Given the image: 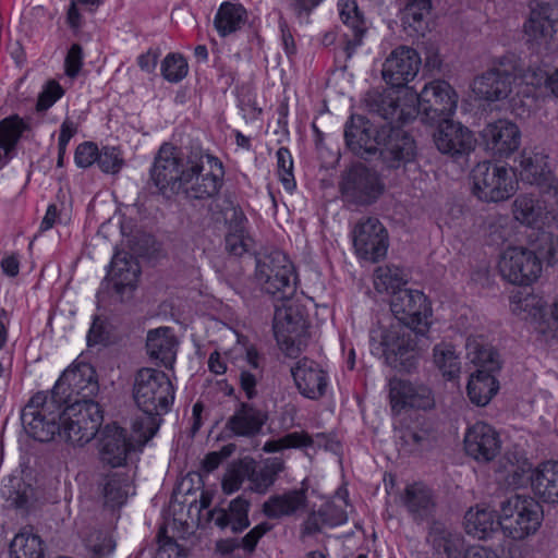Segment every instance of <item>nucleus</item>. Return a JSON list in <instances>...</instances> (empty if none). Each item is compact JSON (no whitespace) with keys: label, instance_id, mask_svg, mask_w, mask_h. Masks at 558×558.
Here are the masks:
<instances>
[{"label":"nucleus","instance_id":"4d7b16f0","mask_svg":"<svg viewBox=\"0 0 558 558\" xmlns=\"http://www.w3.org/2000/svg\"><path fill=\"white\" fill-rule=\"evenodd\" d=\"M537 256L541 259L546 260L550 266L558 263V236L551 233L543 232L537 238L536 243Z\"/></svg>","mask_w":558,"mask_h":558},{"label":"nucleus","instance_id":"4be33fe9","mask_svg":"<svg viewBox=\"0 0 558 558\" xmlns=\"http://www.w3.org/2000/svg\"><path fill=\"white\" fill-rule=\"evenodd\" d=\"M305 322L291 305L277 306L274 315V332L278 343L288 356H298L305 343L296 336L304 329Z\"/></svg>","mask_w":558,"mask_h":558},{"label":"nucleus","instance_id":"c85d7f7f","mask_svg":"<svg viewBox=\"0 0 558 558\" xmlns=\"http://www.w3.org/2000/svg\"><path fill=\"white\" fill-rule=\"evenodd\" d=\"M438 123V130L434 135L435 144L439 151L449 155L468 154L474 148L475 140L470 130L459 122L444 119Z\"/></svg>","mask_w":558,"mask_h":558},{"label":"nucleus","instance_id":"69168bd1","mask_svg":"<svg viewBox=\"0 0 558 558\" xmlns=\"http://www.w3.org/2000/svg\"><path fill=\"white\" fill-rule=\"evenodd\" d=\"M83 52L80 45L74 44L68 51L64 66L65 73L70 77H75L82 68Z\"/></svg>","mask_w":558,"mask_h":558},{"label":"nucleus","instance_id":"4468645a","mask_svg":"<svg viewBox=\"0 0 558 558\" xmlns=\"http://www.w3.org/2000/svg\"><path fill=\"white\" fill-rule=\"evenodd\" d=\"M527 41L537 49L548 50L558 44V2L533 8L523 24Z\"/></svg>","mask_w":558,"mask_h":558},{"label":"nucleus","instance_id":"20e7f679","mask_svg":"<svg viewBox=\"0 0 558 558\" xmlns=\"http://www.w3.org/2000/svg\"><path fill=\"white\" fill-rule=\"evenodd\" d=\"M133 398L142 412L163 415L173 403L174 387L165 372L144 367L135 375Z\"/></svg>","mask_w":558,"mask_h":558},{"label":"nucleus","instance_id":"2eb2a0df","mask_svg":"<svg viewBox=\"0 0 558 558\" xmlns=\"http://www.w3.org/2000/svg\"><path fill=\"white\" fill-rule=\"evenodd\" d=\"M356 255L365 260L378 262L388 250V233L383 223L373 217L361 219L352 230Z\"/></svg>","mask_w":558,"mask_h":558},{"label":"nucleus","instance_id":"9d476101","mask_svg":"<svg viewBox=\"0 0 558 558\" xmlns=\"http://www.w3.org/2000/svg\"><path fill=\"white\" fill-rule=\"evenodd\" d=\"M416 101V114L434 124L453 116L458 107V94L448 82L434 80L425 84Z\"/></svg>","mask_w":558,"mask_h":558},{"label":"nucleus","instance_id":"e433bc0d","mask_svg":"<svg viewBox=\"0 0 558 558\" xmlns=\"http://www.w3.org/2000/svg\"><path fill=\"white\" fill-rule=\"evenodd\" d=\"M340 17L348 28L343 36L345 38V51L348 56L351 57L363 41V37L367 31L366 23L354 1L345 2L342 5Z\"/></svg>","mask_w":558,"mask_h":558},{"label":"nucleus","instance_id":"052dcab7","mask_svg":"<svg viewBox=\"0 0 558 558\" xmlns=\"http://www.w3.org/2000/svg\"><path fill=\"white\" fill-rule=\"evenodd\" d=\"M248 501L242 497H238L230 502L229 513L232 519V530L234 532L242 531L243 529L248 526Z\"/></svg>","mask_w":558,"mask_h":558},{"label":"nucleus","instance_id":"1a4fd4ad","mask_svg":"<svg viewBox=\"0 0 558 558\" xmlns=\"http://www.w3.org/2000/svg\"><path fill=\"white\" fill-rule=\"evenodd\" d=\"M99 386L96 379L95 369L87 363H80L66 368L51 393L60 402H95L93 397L98 392Z\"/></svg>","mask_w":558,"mask_h":558},{"label":"nucleus","instance_id":"dca6fc26","mask_svg":"<svg viewBox=\"0 0 558 558\" xmlns=\"http://www.w3.org/2000/svg\"><path fill=\"white\" fill-rule=\"evenodd\" d=\"M384 191L378 174L363 165L349 169L341 183L343 197L357 205H368L376 201Z\"/></svg>","mask_w":558,"mask_h":558},{"label":"nucleus","instance_id":"e2e57ef3","mask_svg":"<svg viewBox=\"0 0 558 558\" xmlns=\"http://www.w3.org/2000/svg\"><path fill=\"white\" fill-rule=\"evenodd\" d=\"M322 515L323 521H325L328 526H337L347 522L348 515L345 510L341 505H336L335 502H327L322 506Z\"/></svg>","mask_w":558,"mask_h":558},{"label":"nucleus","instance_id":"c03bdc74","mask_svg":"<svg viewBox=\"0 0 558 558\" xmlns=\"http://www.w3.org/2000/svg\"><path fill=\"white\" fill-rule=\"evenodd\" d=\"M44 549L39 536L22 531L11 542L9 558H43Z\"/></svg>","mask_w":558,"mask_h":558},{"label":"nucleus","instance_id":"864d4df0","mask_svg":"<svg viewBox=\"0 0 558 558\" xmlns=\"http://www.w3.org/2000/svg\"><path fill=\"white\" fill-rule=\"evenodd\" d=\"M187 72V62L180 53H169L161 62V75L170 83L182 81Z\"/></svg>","mask_w":558,"mask_h":558},{"label":"nucleus","instance_id":"09e8293b","mask_svg":"<svg viewBox=\"0 0 558 558\" xmlns=\"http://www.w3.org/2000/svg\"><path fill=\"white\" fill-rule=\"evenodd\" d=\"M88 558H108L116 549V541L105 531H93L85 539Z\"/></svg>","mask_w":558,"mask_h":558},{"label":"nucleus","instance_id":"0e129e2a","mask_svg":"<svg viewBox=\"0 0 558 558\" xmlns=\"http://www.w3.org/2000/svg\"><path fill=\"white\" fill-rule=\"evenodd\" d=\"M63 95L62 87L54 81L47 84L46 89L39 95L37 110L44 111L50 108Z\"/></svg>","mask_w":558,"mask_h":558},{"label":"nucleus","instance_id":"680f3d73","mask_svg":"<svg viewBox=\"0 0 558 558\" xmlns=\"http://www.w3.org/2000/svg\"><path fill=\"white\" fill-rule=\"evenodd\" d=\"M99 149L97 145L93 142H84L81 143L76 149L74 155L75 165L78 168H88L98 159Z\"/></svg>","mask_w":558,"mask_h":558},{"label":"nucleus","instance_id":"13d9d810","mask_svg":"<svg viewBox=\"0 0 558 558\" xmlns=\"http://www.w3.org/2000/svg\"><path fill=\"white\" fill-rule=\"evenodd\" d=\"M402 437L408 445L413 446L417 450L430 449L437 440L435 432L427 427L408 429L403 433Z\"/></svg>","mask_w":558,"mask_h":558},{"label":"nucleus","instance_id":"2f4dec72","mask_svg":"<svg viewBox=\"0 0 558 558\" xmlns=\"http://www.w3.org/2000/svg\"><path fill=\"white\" fill-rule=\"evenodd\" d=\"M268 416L252 404L242 402L228 418L226 428L236 437H255L262 432Z\"/></svg>","mask_w":558,"mask_h":558},{"label":"nucleus","instance_id":"c756f323","mask_svg":"<svg viewBox=\"0 0 558 558\" xmlns=\"http://www.w3.org/2000/svg\"><path fill=\"white\" fill-rule=\"evenodd\" d=\"M291 374L304 397L318 399L325 395L328 384L327 374L316 362L304 357L291 368Z\"/></svg>","mask_w":558,"mask_h":558},{"label":"nucleus","instance_id":"39448f33","mask_svg":"<svg viewBox=\"0 0 558 558\" xmlns=\"http://www.w3.org/2000/svg\"><path fill=\"white\" fill-rule=\"evenodd\" d=\"M255 279L265 293L280 300L289 299L296 289L293 264L280 251L257 257Z\"/></svg>","mask_w":558,"mask_h":558},{"label":"nucleus","instance_id":"de8ad7c7","mask_svg":"<svg viewBox=\"0 0 558 558\" xmlns=\"http://www.w3.org/2000/svg\"><path fill=\"white\" fill-rule=\"evenodd\" d=\"M162 414L144 413L134 418L130 439L136 447L144 446L157 433Z\"/></svg>","mask_w":558,"mask_h":558},{"label":"nucleus","instance_id":"8fccbe9b","mask_svg":"<svg viewBox=\"0 0 558 558\" xmlns=\"http://www.w3.org/2000/svg\"><path fill=\"white\" fill-rule=\"evenodd\" d=\"M314 445V439L305 432L289 433L278 439L265 442V452H278L290 448H307Z\"/></svg>","mask_w":558,"mask_h":558},{"label":"nucleus","instance_id":"37998d69","mask_svg":"<svg viewBox=\"0 0 558 558\" xmlns=\"http://www.w3.org/2000/svg\"><path fill=\"white\" fill-rule=\"evenodd\" d=\"M284 470V461L275 457L266 459L262 466L254 469L250 476V487L258 494H265Z\"/></svg>","mask_w":558,"mask_h":558},{"label":"nucleus","instance_id":"f704fd0d","mask_svg":"<svg viewBox=\"0 0 558 558\" xmlns=\"http://www.w3.org/2000/svg\"><path fill=\"white\" fill-rule=\"evenodd\" d=\"M401 504L415 521L428 519L435 510L433 492L423 483L407 485L401 495Z\"/></svg>","mask_w":558,"mask_h":558},{"label":"nucleus","instance_id":"9b49d317","mask_svg":"<svg viewBox=\"0 0 558 558\" xmlns=\"http://www.w3.org/2000/svg\"><path fill=\"white\" fill-rule=\"evenodd\" d=\"M500 276L515 286H530L542 274V260L536 252L523 246H509L498 262Z\"/></svg>","mask_w":558,"mask_h":558},{"label":"nucleus","instance_id":"cd10ccee","mask_svg":"<svg viewBox=\"0 0 558 558\" xmlns=\"http://www.w3.org/2000/svg\"><path fill=\"white\" fill-rule=\"evenodd\" d=\"M484 144L496 157H508L520 146L521 132L518 125L507 119L488 123L481 132Z\"/></svg>","mask_w":558,"mask_h":558},{"label":"nucleus","instance_id":"5701e85b","mask_svg":"<svg viewBox=\"0 0 558 558\" xmlns=\"http://www.w3.org/2000/svg\"><path fill=\"white\" fill-rule=\"evenodd\" d=\"M135 448L126 430L116 423L108 424L100 430L98 454L101 463L110 468L122 466L128 454Z\"/></svg>","mask_w":558,"mask_h":558},{"label":"nucleus","instance_id":"f03ea898","mask_svg":"<svg viewBox=\"0 0 558 558\" xmlns=\"http://www.w3.org/2000/svg\"><path fill=\"white\" fill-rule=\"evenodd\" d=\"M62 403L51 392L35 393L21 413L26 434L35 440L48 442L61 434L60 416Z\"/></svg>","mask_w":558,"mask_h":558},{"label":"nucleus","instance_id":"6ab92c4d","mask_svg":"<svg viewBox=\"0 0 558 558\" xmlns=\"http://www.w3.org/2000/svg\"><path fill=\"white\" fill-rule=\"evenodd\" d=\"M379 156L388 169L405 168L416 157L415 141L399 126H384Z\"/></svg>","mask_w":558,"mask_h":558},{"label":"nucleus","instance_id":"f257e3e1","mask_svg":"<svg viewBox=\"0 0 558 558\" xmlns=\"http://www.w3.org/2000/svg\"><path fill=\"white\" fill-rule=\"evenodd\" d=\"M543 78L542 72L523 69L514 56H505L473 80L472 92L478 99L499 101L510 95L517 80L537 86Z\"/></svg>","mask_w":558,"mask_h":558},{"label":"nucleus","instance_id":"49530a36","mask_svg":"<svg viewBox=\"0 0 558 558\" xmlns=\"http://www.w3.org/2000/svg\"><path fill=\"white\" fill-rule=\"evenodd\" d=\"M434 362L442 376L454 379L461 371V363L451 344L440 343L434 347Z\"/></svg>","mask_w":558,"mask_h":558},{"label":"nucleus","instance_id":"4c0bfd02","mask_svg":"<svg viewBox=\"0 0 558 558\" xmlns=\"http://www.w3.org/2000/svg\"><path fill=\"white\" fill-rule=\"evenodd\" d=\"M464 527L469 535L485 539L499 527V515L488 508H470L464 515Z\"/></svg>","mask_w":558,"mask_h":558},{"label":"nucleus","instance_id":"423d86ee","mask_svg":"<svg viewBox=\"0 0 558 558\" xmlns=\"http://www.w3.org/2000/svg\"><path fill=\"white\" fill-rule=\"evenodd\" d=\"M61 408L59 437L73 446H84L98 432L102 414L96 402H69Z\"/></svg>","mask_w":558,"mask_h":558},{"label":"nucleus","instance_id":"ddd939ff","mask_svg":"<svg viewBox=\"0 0 558 558\" xmlns=\"http://www.w3.org/2000/svg\"><path fill=\"white\" fill-rule=\"evenodd\" d=\"M390 307L402 326L421 335L427 331L432 307L423 292L412 289L399 290L392 295Z\"/></svg>","mask_w":558,"mask_h":558},{"label":"nucleus","instance_id":"bf43d9fd","mask_svg":"<svg viewBox=\"0 0 558 558\" xmlns=\"http://www.w3.org/2000/svg\"><path fill=\"white\" fill-rule=\"evenodd\" d=\"M97 165L106 173L119 172L123 166L121 151L117 147H102L98 154Z\"/></svg>","mask_w":558,"mask_h":558},{"label":"nucleus","instance_id":"a18cd8bd","mask_svg":"<svg viewBox=\"0 0 558 558\" xmlns=\"http://www.w3.org/2000/svg\"><path fill=\"white\" fill-rule=\"evenodd\" d=\"M407 283V276L403 270L395 265L378 267L374 272V287L383 292H395L402 290L401 287Z\"/></svg>","mask_w":558,"mask_h":558},{"label":"nucleus","instance_id":"5fc2aeb1","mask_svg":"<svg viewBox=\"0 0 558 558\" xmlns=\"http://www.w3.org/2000/svg\"><path fill=\"white\" fill-rule=\"evenodd\" d=\"M276 158L278 178L283 187L288 192H292L296 183L293 175V159L291 153L287 147H280L276 153Z\"/></svg>","mask_w":558,"mask_h":558},{"label":"nucleus","instance_id":"393cba45","mask_svg":"<svg viewBox=\"0 0 558 558\" xmlns=\"http://www.w3.org/2000/svg\"><path fill=\"white\" fill-rule=\"evenodd\" d=\"M389 400L391 411L395 414H400L408 408L428 410L435 404L434 397L428 387L414 385L398 378L389 380Z\"/></svg>","mask_w":558,"mask_h":558},{"label":"nucleus","instance_id":"aec40b11","mask_svg":"<svg viewBox=\"0 0 558 558\" xmlns=\"http://www.w3.org/2000/svg\"><path fill=\"white\" fill-rule=\"evenodd\" d=\"M421 63V57L415 49L399 46L385 59L381 69L383 78L392 87H403L417 75Z\"/></svg>","mask_w":558,"mask_h":558},{"label":"nucleus","instance_id":"0eeeda50","mask_svg":"<svg viewBox=\"0 0 558 558\" xmlns=\"http://www.w3.org/2000/svg\"><path fill=\"white\" fill-rule=\"evenodd\" d=\"M187 173L191 180L181 187L187 197L206 199L218 194L223 178L221 161L211 155L195 154L187 159Z\"/></svg>","mask_w":558,"mask_h":558},{"label":"nucleus","instance_id":"a878e982","mask_svg":"<svg viewBox=\"0 0 558 558\" xmlns=\"http://www.w3.org/2000/svg\"><path fill=\"white\" fill-rule=\"evenodd\" d=\"M140 271V265L131 254L116 252L102 286H112L114 292L123 300L135 290Z\"/></svg>","mask_w":558,"mask_h":558},{"label":"nucleus","instance_id":"a211bd4d","mask_svg":"<svg viewBox=\"0 0 558 558\" xmlns=\"http://www.w3.org/2000/svg\"><path fill=\"white\" fill-rule=\"evenodd\" d=\"M413 97L408 102L401 100L396 92L372 90L367 93L365 101L369 112L377 114L387 121L383 126H393L395 123L403 124L416 117V108Z\"/></svg>","mask_w":558,"mask_h":558},{"label":"nucleus","instance_id":"603ef678","mask_svg":"<svg viewBox=\"0 0 558 558\" xmlns=\"http://www.w3.org/2000/svg\"><path fill=\"white\" fill-rule=\"evenodd\" d=\"M102 492L106 505L112 508L119 507L125 502L130 485L126 478L113 475L106 481Z\"/></svg>","mask_w":558,"mask_h":558},{"label":"nucleus","instance_id":"a19ab883","mask_svg":"<svg viewBox=\"0 0 558 558\" xmlns=\"http://www.w3.org/2000/svg\"><path fill=\"white\" fill-rule=\"evenodd\" d=\"M490 371H476L470 376L466 390L472 403L484 407L498 391V383Z\"/></svg>","mask_w":558,"mask_h":558},{"label":"nucleus","instance_id":"338daca9","mask_svg":"<svg viewBox=\"0 0 558 558\" xmlns=\"http://www.w3.org/2000/svg\"><path fill=\"white\" fill-rule=\"evenodd\" d=\"M508 218L502 216H497L492 219L489 222V236L492 241L496 244L505 242L510 235V231L507 228Z\"/></svg>","mask_w":558,"mask_h":558},{"label":"nucleus","instance_id":"bb28decb","mask_svg":"<svg viewBox=\"0 0 558 558\" xmlns=\"http://www.w3.org/2000/svg\"><path fill=\"white\" fill-rule=\"evenodd\" d=\"M384 136V126L376 128L363 116H352L345 124L344 137L348 147L356 155L375 154Z\"/></svg>","mask_w":558,"mask_h":558},{"label":"nucleus","instance_id":"7c9ffc66","mask_svg":"<svg viewBox=\"0 0 558 558\" xmlns=\"http://www.w3.org/2000/svg\"><path fill=\"white\" fill-rule=\"evenodd\" d=\"M228 232L226 234V250L234 255L242 256L253 246V238L247 231V218L239 207L227 209L225 214Z\"/></svg>","mask_w":558,"mask_h":558},{"label":"nucleus","instance_id":"6e6552de","mask_svg":"<svg viewBox=\"0 0 558 558\" xmlns=\"http://www.w3.org/2000/svg\"><path fill=\"white\" fill-rule=\"evenodd\" d=\"M473 192L482 201L508 199L517 190L515 175L511 169L492 162H480L472 170Z\"/></svg>","mask_w":558,"mask_h":558},{"label":"nucleus","instance_id":"774afa93","mask_svg":"<svg viewBox=\"0 0 558 558\" xmlns=\"http://www.w3.org/2000/svg\"><path fill=\"white\" fill-rule=\"evenodd\" d=\"M269 530L270 525L266 522L256 525L241 539V546L247 551H253L260 537Z\"/></svg>","mask_w":558,"mask_h":558},{"label":"nucleus","instance_id":"ea45409f","mask_svg":"<svg viewBox=\"0 0 558 558\" xmlns=\"http://www.w3.org/2000/svg\"><path fill=\"white\" fill-rule=\"evenodd\" d=\"M547 214L544 202L532 194H521L512 203L513 218L521 225L536 226Z\"/></svg>","mask_w":558,"mask_h":558},{"label":"nucleus","instance_id":"72a5a7b5","mask_svg":"<svg viewBox=\"0 0 558 558\" xmlns=\"http://www.w3.org/2000/svg\"><path fill=\"white\" fill-rule=\"evenodd\" d=\"M306 492L304 482L299 489H290L283 494L270 496L263 505V512L269 519L290 517L306 506Z\"/></svg>","mask_w":558,"mask_h":558},{"label":"nucleus","instance_id":"412c9836","mask_svg":"<svg viewBox=\"0 0 558 558\" xmlns=\"http://www.w3.org/2000/svg\"><path fill=\"white\" fill-rule=\"evenodd\" d=\"M230 359L239 364L240 386L247 399L257 395L256 386L262 378V357L253 344L245 338H238L236 343L230 350Z\"/></svg>","mask_w":558,"mask_h":558},{"label":"nucleus","instance_id":"7ed1b4c3","mask_svg":"<svg viewBox=\"0 0 558 558\" xmlns=\"http://www.w3.org/2000/svg\"><path fill=\"white\" fill-rule=\"evenodd\" d=\"M542 506L532 497L514 495L500 505L499 527L513 541L534 535L542 525Z\"/></svg>","mask_w":558,"mask_h":558},{"label":"nucleus","instance_id":"f3484780","mask_svg":"<svg viewBox=\"0 0 558 558\" xmlns=\"http://www.w3.org/2000/svg\"><path fill=\"white\" fill-rule=\"evenodd\" d=\"M150 173L159 190H180L192 175L187 173V162L184 165L175 147L167 143L159 148Z\"/></svg>","mask_w":558,"mask_h":558},{"label":"nucleus","instance_id":"58836bf2","mask_svg":"<svg viewBox=\"0 0 558 558\" xmlns=\"http://www.w3.org/2000/svg\"><path fill=\"white\" fill-rule=\"evenodd\" d=\"M466 356L477 371L496 372L500 368L498 353L483 336H470L466 340Z\"/></svg>","mask_w":558,"mask_h":558},{"label":"nucleus","instance_id":"f8f14e48","mask_svg":"<svg viewBox=\"0 0 558 558\" xmlns=\"http://www.w3.org/2000/svg\"><path fill=\"white\" fill-rule=\"evenodd\" d=\"M409 329L400 324L393 325L380 332L379 342H375V337L372 336V350L384 356L389 366L409 369L413 365L415 348Z\"/></svg>","mask_w":558,"mask_h":558},{"label":"nucleus","instance_id":"b1692460","mask_svg":"<svg viewBox=\"0 0 558 558\" xmlns=\"http://www.w3.org/2000/svg\"><path fill=\"white\" fill-rule=\"evenodd\" d=\"M464 450L477 462H490L500 451L501 441L496 429L487 423L476 422L464 434Z\"/></svg>","mask_w":558,"mask_h":558},{"label":"nucleus","instance_id":"6e6d98bb","mask_svg":"<svg viewBox=\"0 0 558 558\" xmlns=\"http://www.w3.org/2000/svg\"><path fill=\"white\" fill-rule=\"evenodd\" d=\"M433 544L437 551L446 554L447 558H458L463 539L459 534L444 531L434 536Z\"/></svg>","mask_w":558,"mask_h":558},{"label":"nucleus","instance_id":"3c124183","mask_svg":"<svg viewBox=\"0 0 558 558\" xmlns=\"http://www.w3.org/2000/svg\"><path fill=\"white\" fill-rule=\"evenodd\" d=\"M430 10V0H405L402 9V23L405 27H411L413 31L418 32L423 19Z\"/></svg>","mask_w":558,"mask_h":558},{"label":"nucleus","instance_id":"473e14b6","mask_svg":"<svg viewBox=\"0 0 558 558\" xmlns=\"http://www.w3.org/2000/svg\"><path fill=\"white\" fill-rule=\"evenodd\" d=\"M529 473L533 493L545 502H558V461L542 462Z\"/></svg>","mask_w":558,"mask_h":558},{"label":"nucleus","instance_id":"79ce46f5","mask_svg":"<svg viewBox=\"0 0 558 558\" xmlns=\"http://www.w3.org/2000/svg\"><path fill=\"white\" fill-rule=\"evenodd\" d=\"M247 21V12L242 4L223 2L215 16L214 25L220 36L226 37L241 29Z\"/></svg>","mask_w":558,"mask_h":558},{"label":"nucleus","instance_id":"c9c22d12","mask_svg":"<svg viewBox=\"0 0 558 558\" xmlns=\"http://www.w3.org/2000/svg\"><path fill=\"white\" fill-rule=\"evenodd\" d=\"M178 341L168 327L150 330L147 335L146 347L150 357L159 360L166 367L175 360Z\"/></svg>","mask_w":558,"mask_h":558}]
</instances>
